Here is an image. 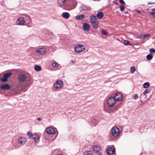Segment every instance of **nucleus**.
<instances>
[{
    "label": "nucleus",
    "instance_id": "36",
    "mask_svg": "<svg viewBox=\"0 0 155 155\" xmlns=\"http://www.w3.org/2000/svg\"><path fill=\"white\" fill-rule=\"evenodd\" d=\"M102 34L104 35H106L107 34V32L104 29H102Z\"/></svg>",
    "mask_w": 155,
    "mask_h": 155
},
{
    "label": "nucleus",
    "instance_id": "8",
    "mask_svg": "<svg viewBox=\"0 0 155 155\" xmlns=\"http://www.w3.org/2000/svg\"><path fill=\"white\" fill-rule=\"evenodd\" d=\"M35 51L37 53H39L41 55H44L46 52V49L45 48H36Z\"/></svg>",
    "mask_w": 155,
    "mask_h": 155
},
{
    "label": "nucleus",
    "instance_id": "34",
    "mask_svg": "<svg viewBox=\"0 0 155 155\" xmlns=\"http://www.w3.org/2000/svg\"><path fill=\"white\" fill-rule=\"evenodd\" d=\"M27 135L29 136V138L31 139L32 137L33 134H32L31 132H28L27 133Z\"/></svg>",
    "mask_w": 155,
    "mask_h": 155
},
{
    "label": "nucleus",
    "instance_id": "27",
    "mask_svg": "<svg viewBox=\"0 0 155 155\" xmlns=\"http://www.w3.org/2000/svg\"><path fill=\"white\" fill-rule=\"evenodd\" d=\"M34 69L37 71H40L41 70V68L39 65H35Z\"/></svg>",
    "mask_w": 155,
    "mask_h": 155
},
{
    "label": "nucleus",
    "instance_id": "22",
    "mask_svg": "<svg viewBox=\"0 0 155 155\" xmlns=\"http://www.w3.org/2000/svg\"><path fill=\"white\" fill-rule=\"evenodd\" d=\"M92 23L94 28L96 29L97 28L98 26V23L97 21Z\"/></svg>",
    "mask_w": 155,
    "mask_h": 155
},
{
    "label": "nucleus",
    "instance_id": "16",
    "mask_svg": "<svg viewBox=\"0 0 155 155\" xmlns=\"http://www.w3.org/2000/svg\"><path fill=\"white\" fill-rule=\"evenodd\" d=\"M107 152L108 154L112 155L115 152V150L113 148L109 147L107 149Z\"/></svg>",
    "mask_w": 155,
    "mask_h": 155
},
{
    "label": "nucleus",
    "instance_id": "38",
    "mask_svg": "<svg viewBox=\"0 0 155 155\" xmlns=\"http://www.w3.org/2000/svg\"><path fill=\"white\" fill-rule=\"evenodd\" d=\"M148 93V91L147 89H146L145 91L143 92L142 94L143 95H144L145 96L146 95V94Z\"/></svg>",
    "mask_w": 155,
    "mask_h": 155
},
{
    "label": "nucleus",
    "instance_id": "43",
    "mask_svg": "<svg viewBox=\"0 0 155 155\" xmlns=\"http://www.w3.org/2000/svg\"><path fill=\"white\" fill-rule=\"evenodd\" d=\"M41 118H37V120L38 121H41Z\"/></svg>",
    "mask_w": 155,
    "mask_h": 155
},
{
    "label": "nucleus",
    "instance_id": "29",
    "mask_svg": "<svg viewBox=\"0 0 155 155\" xmlns=\"http://www.w3.org/2000/svg\"><path fill=\"white\" fill-rule=\"evenodd\" d=\"M84 155H92V152L91 151H87L85 152L84 153Z\"/></svg>",
    "mask_w": 155,
    "mask_h": 155
},
{
    "label": "nucleus",
    "instance_id": "31",
    "mask_svg": "<svg viewBox=\"0 0 155 155\" xmlns=\"http://www.w3.org/2000/svg\"><path fill=\"white\" fill-rule=\"evenodd\" d=\"M130 71L131 73H133L136 71V68L134 66H132L131 67Z\"/></svg>",
    "mask_w": 155,
    "mask_h": 155
},
{
    "label": "nucleus",
    "instance_id": "46",
    "mask_svg": "<svg viewBox=\"0 0 155 155\" xmlns=\"http://www.w3.org/2000/svg\"><path fill=\"white\" fill-rule=\"evenodd\" d=\"M97 153L98 154V155H101V153H99V152Z\"/></svg>",
    "mask_w": 155,
    "mask_h": 155
},
{
    "label": "nucleus",
    "instance_id": "6",
    "mask_svg": "<svg viewBox=\"0 0 155 155\" xmlns=\"http://www.w3.org/2000/svg\"><path fill=\"white\" fill-rule=\"evenodd\" d=\"M111 134L114 137H117L120 134V130L117 127H113L111 130Z\"/></svg>",
    "mask_w": 155,
    "mask_h": 155
},
{
    "label": "nucleus",
    "instance_id": "49",
    "mask_svg": "<svg viewBox=\"0 0 155 155\" xmlns=\"http://www.w3.org/2000/svg\"><path fill=\"white\" fill-rule=\"evenodd\" d=\"M57 155H63L61 154L60 153V154H58Z\"/></svg>",
    "mask_w": 155,
    "mask_h": 155
},
{
    "label": "nucleus",
    "instance_id": "39",
    "mask_svg": "<svg viewBox=\"0 0 155 155\" xmlns=\"http://www.w3.org/2000/svg\"><path fill=\"white\" fill-rule=\"evenodd\" d=\"M150 36V35L149 34L143 35V38H146L148 37H149Z\"/></svg>",
    "mask_w": 155,
    "mask_h": 155
},
{
    "label": "nucleus",
    "instance_id": "30",
    "mask_svg": "<svg viewBox=\"0 0 155 155\" xmlns=\"http://www.w3.org/2000/svg\"><path fill=\"white\" fill-rule=\"evenodd\" d=\"M124 43L125 45H132V44H130L129 41L127 40H125L124 41Z\"/></svg>",
    "mask_w": 155,
    "mask_h": 155
},
{
    "label": "nucleus",
    "instance_id": "26",
    "mask_svg": "<svg viewBox=\"0 0 155 155\" xmlns=\"http://www.w3.org/2000/svg\"><path fill=\"white\" fill-rule=\"evenodd\" d=\"M91 122L94 126H96L98 123L97 120L95 118L93 119L92 120Z\"/></svg>",
    "mask_w": 155,
    "mask_h": 155
},
{
    "label": "nucleus",
    "instance_id": "11",
    "mask_svg": "<svg viewBox=\"0 0 155 155\" xmlns=\"http://www.w3.org/2000/svg\"><path fill=\"white\" fill-rule=\"evenodd\" d=\"M92 150L94 153L97 154L101 150V148L98 145L95 146L93 147Z\"/></svg>",
    "mask_w": 155,
    "mask_h": 155
},
{
    "label": "nucleus",
    "instance_id": "24",
    "mask_svg": "<svg viewBox=\"0 0 155 155\" xmlns=\"http://www.w3.org/2000/svg\"><path fill=\"white\" fill-rule=\"evenodd\" d=\"M81 9L84 11H87L88 9V8L86 6L82 5L80 7Z\"/></svg>",
    "mask_w": 155,
    "mask_h": 155
},
{
    "label": "nucleus",
    "instance_id": "13",
    "mask_svg": "<svg viewBox=\"0 0 155 155\" xmlns=\"http://www.w3.org/2000/svg\"><path fill=\"white\" fill-rule=\"evenodd\" d=\"M114 97V98L117 101L120 100L122 97V94L119 93H117Z\"/></svg>",
    "mask_w": 155,
    "mask_h": 155
},
{
    "label": "nucleus",
    "instance_id": "32",
    "mask_svg": "<svg viewBox=\"0 0 155 155\" xmlns=\"http://www.w3.org/2000/svg\"><path fill=\"white\" fill-rule=\"evenodd\" d=\"M52 66L54 67L57 68L59 66V64L56 62H54L52 63Z\"/></svg>",
    "mask_w": 155,
    "mask_h": 155
},
{
    "label": "nucleus",
    "instance_id": "21",
    "mask_svg": "<svg viewBox=\"0 0 155 155\" xmlns=\"http://www.w3.org/2000/svg\"><path fill=\"white\" fill-rule=\"evenodd\" d=\"M104 14L102 12H99L97 15V17L99 19H101L103 17Z\"/></svg>",
    "mask_w": 155,
    "mask_h": 155
},
{
    "label": "nucleus",
    "instance_id": "5",
    "mask_svg": "<svg viewBox=\"0 0 155 155\" xmlns=\"http://www.w3.org/2000/svg\"><path fill=\"white\" fill-rule=\"evenodd\" d=\"M116 101L114 97H110L107 100V103L110 107L113 106L116 103Z\"/></svg>",
    "mask_w": 155,
    "mask_h": 155
},
{
    "label": "nucleus",
    "instance_id": "19",
    "mask_svg": "<svg viewBox=\"0 0 155 155\" xmlns=\"http://www.w3.org/2000/svg\"><path fill=\"white\" fill-rule=\"evenodd\" d=\"M97 21V19L95 16L93 15L91 16L90 19V21L91 23H92Z\"/></svg>",
    "mask_w": 155,
    "mask_h": 155
},
{
    "label": "nucleus",
    "instance_id": "45",
    "mask_svg": "<svg viewBox=\"0 0 155 155\" xmlns=\"http://www.w3.org/2000/svg\"><path fill=\"white\" fill-rule=\"evenodd\" d=\"M152 11H155L154 12H155V8H153L152 9Z\"/></svg>",
    "mask_w": 155,
    "mask_h": 155
},
{
    "label": "nucleus",
    "instance_id": "48",
    "mask_svg": "<svg viewBox=\"0 0 155 155\" xmlns=\"http://www.w3.org/2000/svg\"><path fill=\"white\" fill-rule=\"evenodd\" d=\"M75 7V6H73L72 7V8H74V7Z\"/></svg>",
    "mask_w": 155,
    "mask_h": 155
},
{
    "label": "nucleus",
    "instance_id": "2",
    "mask_svg": "<svg viewBox=\"0 0 155 155\" xmlns=\"http://www.w3.org/2000/svg\"><path fill=\"white\" fill-rule=\"evenodd\" d=\"M74 50L76 53H80L85 50V48L84 45L78 44L75 46Z\"/></svg>",
    "mask_w": 155,
    "mask_h": 155
},
{
    "label": "nucleus",
    "instance_id": "25",
    "mask_svg": "<svg viewBox=\"0 0 155 155\" xmlns=\"http://www.w3.org/2000/svg\"><path fill=\"white\" fill-rule=\"evenodd\" d=\"M153 58V56L151 54L147 55L146 56V58L148 60H152Z\"/></svg>",
    "mask_w": 155,
    "mask_h": 155
},
{
    "label": "nucleus",
    "instance_id": "23",
    "mask_svg": "<svg viewBox=\"0 0 155 155\" xmlns=\"http://www.w3.org/2000/svg\"><path fill=\"white\" fill-rule=\"evenodd\" d=\"M84 15H79L76 17V19L81 20L84 18Z\"/></svg>",
    "mask_w": 155,
    "mask_h": 155
},
{
    "label": "nucleus",
    "instance_id": "42",
    "mask_svg": "<svg viewBox=\"0 0 155 155\" xmlns=\"http://www.w3.org/2000/svg\"><path fill=\"white\" fill-rule=\"evenodd\" d=\"M151 14L153 15L155 17V12H152L151 13Z\"/></svg>",
    "mask_w": 155,
    "mask_h": 155
},
{
    "label": "nucleus",
    "instance_id": "10",
    "mask_svg": "<svg viewBox=\"0 0 155 155\" xmlns=\"http://www.w3.org/2000/svg\"><path fill=\"white\" fill-rule=\"evenodd\" d=\"M0 88L2 90H8L10 89V86L8 84H5L1 86Z\"/></svg>",
    "mask_w": 155,
    "mask_h": 155
},
{
    "label": "nucleus",
    "instance_id": "17",
    "mask_svg": "<svg viewBox=\"0 0 155 155\" xmlns=\"http://www.w3.org/2000/svg\"><path fill=\"white\" fill-rule=\"evenodd\" d=\"M34 139L35 142L36 143H38L39 141V137L38 134H34L32 137Z\"/></svg>",
    "mask_w": 155,
    "mask_h": 155
},
{
    "label": "nucleus",
    "instance_id": "20",
    "mask_svg": "<svg viewBox=\"0 0 155 155\" xmlns=\"http://www.w3.org/2000/svg\"><path fill=\"white\" fill-rule=\"evenodd\" d=\"M140 101L141 102H142L143 101H147V100L145 96L143 94H141L140 97Z\"/></svg>",
    "mask_w": 155,
    "mask_h": 155
},
{
    "label": "nucleus",
    "instance_id": "7",
    "mask_svg": "<svg viewBox=\"0 0 155 155\" xmlns=\"http://www.w3.org/2000/svg\"><path fill=\"white\" fill-rule=\"evenodd\" d=\"M25 21L22 17H20L18 18L16 21V23L18 25H25Z\"/></svg>",
    "mask_w": 155,
    "mask_h": 155
},
{
    "label": "nucleus",
    "instance_id": "1",
    "mask_svg": "<svg viewBox=\"0 0 155 155\" xmlns=\"http://www.w3.org/2000/svg\"><path fill=\"white\" fill-rule=\"evenodd\" d=\"M18 79L19 82L24 83L30 80L28 74L24 72L19 74L18 75Z\"/></svg>",
    "mask_w": 155,
    "mask_h": 155
},
{
    "label": "nucleus",
    "instance_id": "18",
    "mask_svg": "<svg viewBox=\"0 0 155 155\" xmlns=\"http://www.w3.org/2000/svg\"><path fill=\"white\" fill-rule=\"evenodd\" d=\"M62 16L65 19L68 18L70 15L69 13L67 12H63L62 15Z\"/></svg>",
    "mask_w": 155,
    "mask_h": 155
},
{
    "label": "nucleus",
    "instance_id": "15",
    "mask_svg": "<svg viewBox=\"0 0 155 155\" xmlns=\"http://www.w3.org/2000/svg\"><path fill=\"white\" fill-rule=\"evenodd\" d=\"M90 25L86 23H84L83 25V28L84 31H89L90 30Z\"/></svg>",
    "mask_w": 155,
    "mask_h": 155
},
{
    "label": "nucleus",
    "instance_id": "40",
    "mask_svg": "<svg viewBox=\"0 0 155 155\" xmlns=\"http://www.w3.org/2000/svg\"><path fill=\"white\" fill-rule=\"evenodd\" d=\"M133 97L135 99H137L138 98V97L137 94H135Z\"/></svg>",
    "mask_w": 155,
    "mask_h": 155
},
{
    "label": "nucleus",
    "instance_id": "50",
    "mask_svg": "<svg viewBox=\"0 0 155 155\" xmlns=\"http://www.w3.org/2000/svg\"><path fill=\"white\" fill-rule=\"evenodd\" d=\"M137 12H138L139 13H140V11H137Z\"/></svg>",
    "mask_w": 155,
    "mask_h": 155
},
{
    "label": "nucleus",
    "instance_id": "35",
    "mask_svg": "<svg viewBox=\"0 0 155 155\" xmlns=\"http://www.w3.org/2000/svg\"><path fill=\"white\" fill-rule=\"evenodd\" d=\"M150 52L151 53H155V49L153 48H150L149 50Z\"/></svg>",
    "mask_w": 155,
    "mask_h": 155
},
{
    "label": "nucleus",
    "instance_id": "37",
    "mask_svg": "<svg viewBox=\"0 0 155 155\" xmlns=\"http://www.w3.org/2000/svg\"><path fill=\"white\" fill-rule=\"evenodd\" d=\"M125 7L124 5H121L120 6V10L121 11H123L125 9Z\"/></svg>",
    "mask_w": 155,
    "mask_h": 155
},
{
    "label": "nucleus",
    "instance_id": "33",
    "mask_svg": "<svg viewBox=\"0 0 155 155\" xmlns=\"http://www.w3.org/2000/svg\"><path fill=\"white\" fill-rule=\"evenodd\" d=\"M143 34L138 35L137 36V38L140 39L143 38Z\"/></svg>",
    "mask_w": 155,
    "mask_h": 155
},
{
    "label": "nucleus",
    "instance_id": "12",
    "mask_svg": "<svg viewBox=\"0 0 155 155\" xmlns=\"http://www.w3.org/2000/svg\"><path fill=\"white\" fill-rule=\"evenodd\" d=\"M46 132L49 134H53L55 133L54 130L51 127H48L46 129Z\"/></svg>",
    "mask_w": 155,
    "mask_h": 155
},
{
    "label": "nucleus",
    "instance_id": "4",
    "mask_svg": "<svg viewBox=\"0 0 155 155\" xmlns=\"http://www.w3.org/2000/svg\"><path fill=\"white\" fill-rule=\"evenodd\" d=\"M12 74L11 72L5 74L3 75V77L0 78V80L2 82H5L8 81V78L11 76Z\"/></svg>",
    "mask_w": 155,
    "mask_h": 155
},
{
    "label": "nucleus",
    "instance_id": "44",
    "mask_svg": "<svg viewBox=\"0 0 155 155\" xmlns=\"http://www.w3.org/2000/svg\"><path fill=\"white\" fill-rule=\"evenodd\" d=\"M155 4V2L153 3H148V4Z\"/></svg>",
    "mask_w": 155,
    "mask_h": 155
},
{
    "label": "nucleus",
    "instance_id": "28",
    "mask_svg": "<svg viewBox=\"0 0 155 155\" xmlns=\"http://www.w3.org/2000/svg\"><path fill=\"white\" fill-rule=\"evenodd\" d=\"M150 84L149 83L146 82L143 85V87L144 88H147L149 87Z\"/></svg>",
    "mask_w": 155,
    "mask_h": 155
},
{
    "label": "nucleus",
    "instance_id": "41",
    "mask_svg": "<svg viewBox=\"0 0 155 155\" xmlns=\"http://www.w3.org/2000/svg\"><path fill=\"white\" fill-rule=\"evenodd\" d=\"M119 1L122 4H125V2L123 0H119Z\"/></svg>",
    "mask_w": 155,
    "mask_h": 155
},
{
    "label": "nucleus",
    "instance_id": "47",
    "mask_svg": "<svg viewBox=\"0 0 155 155\" xmlns=\"http://www.w3.org/2000/svg\"><path fill=\"white\" fill-rule=\"evenodd\" d=\"M48 141L49 142H51L52 141V140H50L48 139Z\"/></svg>",
    "mask_w": 155,
    "mask_h": 155
},
{
    "label": "nucleus",
    "instance_id": "3",
    "mask_svg": "<svg viewBox=\"0 0 155 155\" xmlns=\"http://www.w3.org/2000/svg\"><path fill=\"white\" fill-rule=\"evenodd\" d=\"M63 83L62 81L60 80L57 81L54 84V87L57 89H60L63 87Z\"/></svg>",
    "mask_w": 155,
    "mask_h": 155
},
{
    "label": "nucleus",
    "instance_id": "14",
    "mask_svg": "<svg viewBox=\"0 0 155 155\" xmlns=\"http://www.w3.org/2000/svg\"><path fill=\"white\" fill-rule=\"evenodd\" d=\"M67 0H58L57 1V5L60 7H62L65 4V2Z\"/></svg>",
    "mask_w": 155,
    "mask_h": 155
},
{
    "label": "nucleus",
    "instance_id": "9",
    "mask_svg": "<svg viewBox=\"0 0 155 155\" xmlns=\"http://www.w3.org/2000/svg\"><path fill=\"white\" fill-rule=\"evenodd\" d=\"M18 144L21 145H23L25 143L26 139L24 137H21L18 139Z\"/></svg>",
    "mask_w": 155,
    "mask_h": 155
}]
</instances>
